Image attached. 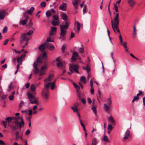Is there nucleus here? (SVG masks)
Wrapping results in <instances>:
<instances>
[{
    "mask_svg": "<svg viewBox=\"0 0 145 145\" xmlns=\"http://www.w3.org/2000/svg\"><path fill=\"white\" fill-rule=\"evenodd\" d=\"M67 6L66 3H64L60 5L59 8L60 10L63 11H65L66 10Z\"/></svg>",
    "mask_w": 145,
    "mask_h": 145,
    "instance_id": "nucleus-9",
    "label": "nucleus"
},
{
    "mask_svg": "<svg viewBox=\"0 0 145 145\" xmlns=\"http://www.w3.org/2000/svg\"><path fill=\"white\" fill-rule=\"evenodd\" d=\"M54 76V75L53 74H50L48 77L46 79L44 80V81L46 82H50L52 79H53Z\"/></svg>",
    "mask_w": 145,
    "mask_h": 145,
    "instance_id": "nucleus-18",
    "label": "nucleus"
},
{
    "mask_svg": "<svg viewBox=\"0 0 145 145\" xmlns=\"http://www.w3.org/2000/svg\"><path fill=\"white\" fill-rule=\"evenodd\" d=\"M34 9L35 8L34 7H32L30 8L28 10L26 11V12L24 13V14H25V15L26 16H28L27 15V14L31 15V14L33 12Z\"/></svg>",
    "mask_w": 145,
    "mask_h": 145,
    "instance_id": "nucleus-16",
    "label": "nucleus"
},
{
    "mask_svg": "<svg viewBox=\"0 0 145 145\" xmlns=\"http://www.w3.org/2000/svg\"><path fill=\"white\" fill-rule=\"evenodd\" d=\"M53 40L51 39L50 37H48L47 38L46 41H45V42H53Z\"/></svg>",
    "mask_w": 145,
    "mask_h": 145,
    "instance_id": "nucleus-53",
    "label": "nucleus"
},
{
    "mask_svg": "<svg viewBox=\"0 0 145 145\" xmlns=\"http://www.w3.org/2000/svg\"><path fill=\"white\" fill-rule=\"evenodd\" d=\"M42 97L44 99L47 100L49 96V92L48 91H42L41 93Z\"/></svg>",
    "mask_w": 145,
    "mask_h": 145,
    "instance_id": "nucleus-6",
    "label": "nucleus"
},
{
    "mask_svg": "<svg viewBox=\"0 0 145 145\" xmlns=\"http://www.w3.org/2000/svg\"><path fill=\"white\" fill-rule=\"evenodd\" d=\"M16 138V139H22V134H20L19 131H17L15 133Z\"/></svg>",
    "mask_w": 145,
    "mask_h": 145,
    "instance_id": "nucleus-11",
    "label": "nucleus"
},
{
    "mask_svg": "<svg viewBox=\"0 0 145 145\" xmlns=\"http://www.w3.org/2000/svg\"><path fill=\"white\" fill-rule=\"evenodd\" d=\"M102 140L105 142H107L108 140V138L107 136L104 135V137L102 139Z\"/></svg>",
    "mask_w": 145,
    "mask_h": 145,
    "instance_id": "nucleus-38",
    "label": "nucleus"
},
{
    "mask_svg": "<svg viewBox=\"0 0 145 145\" xmlns=\"http://www.w3.org/2000/svg\"><path fill=\"white\" fill-rule=\"evenodd\" d=\"M20 120L21 121L20 122L18 121L19 128L20 129L22 127H23L25 125L24 122L23 118Z\"/></svg>",
    "mask_w": 145,
    "mask_h": 145,
    "instance_id": "nucleus-19",
    "label": "nucleus"
},
{
    "mask_svg": "<svg viewBox=\"0 0 145 145\" xmlns=\"http://www.w3.org/2000/svg\"><path fill=\"white\" fill-rule=\"evenodd\" d=\"M130 135V131L129 130H128L125 133V136L123 137V139L124 140H123V141H125L126 140L128 139L129 138Z\"/></svg>",
    "mask_w": 145,
    "mask_h": 145,
    "instance_id": "nucleus-15",
    "label": "nucleus"
},
{
    "mask_svg": "<svg viewBox=\"0 0 145 145\" xmlns=\"http://www.w3.org/2000/svg\"><path fill=\"white\" fill-rule=\"evenodd\" d=\"M66 33V31L62 30H60V36L59 38V39H61V38L64 37Z\"/></svg>",
    "mask_w": 145,
    "mask_h": 145,
    "instance_id": "nucleus-21",
    "label": "nucleus"
},
{
    "mask_svg": "<svg viewBox=\"0 0 145 145\" xmlns=\"http://www.w3.org/2000/svg\"><path fill=\"white\" fill-rule=\"evenodd\" d=\"M42 57L43 58H44V60L46 59L47 58V54L45 52H44L42 56Z\"/></svg>",
    "mask_w": 145,
    "mask_h": 145,
    "instance_id": "nucleus-50",
    "label": "nucleus"
},
{
    "mask_svg": "<svg viewBox=\"0 0 145 145\" xmlns=\"http://www.w3.org/2000/svg\"><path fill=\"white\" fill-rule=\"evenodd\" d=\"M86 7L87 6L86 5H85L84 6L83 9V13L84 14L86 11Z\"/></svg>",
    "mask_w": 145,
    "mask_h": 145,
    "instance_id": "nucleus-63",
    "label": "nucleus"
},
{
    "mask_svg": "<svg viewBox=\"0 0 145 145\" xmlns=\"http://www.w3.org/2000/svg\"><path fill=\"white\" fill-rule=\"evenodd\" d=\"M33 33V31L31 30H29L27 33H24L21 34V37H23V39L26 38H28V36L31 35Z\"/></svg>",
    "mask_w": 145,
    "mask_h": 145,
    "instance_id": "nucleus-5",
    "label": "nucleus"
},
{
    "mask_svg": "<svg viewBox=\"0 0 145 145\" xmlns=\"http://www.w3.org/2000/svg\"><path fill=\"white\" fill-rule=\"evenodd\" d=\"M20 39H21L20 40V42L21 44H22L25 41L26 42H25V45H27L28 44V42L29 40V38H25V39H23V37H20Z\"/></svg>",
    "mask_w": 145,
    "mask_h": 145,
    "instance_id": "nucleus-12",
    "label": "nucleus"
},
{
    "mask_svg": "<svg viewBox=\"0 0 145 145\" xmlns=\"http://www.w3.org/2000/svg\"><path fill=\"white\" fill-rule=\"evenodd\" d=\"M53 18L54 20H58V19H59V18H58V16L57 15H55L54 16Z\"/></svg>",
    "mask_w": 145,
    "mask_h": 145,
    "instance_id": "nucleus-62",
    "label": "nucleus"
},
{
    "mask_svg": "<svg viewBox=\"0 0 145 145\" xmlns=\"http://www.w3.org/2000/svg\"><path fill=\"white\" fill-rule=\"evenodd\" d=\"M71 108L73 110L74 112H76L77 113L78 112V110L76 106L74 107H71Z\"/></svg>",
    "mask_w": 145,
    "mask_h": 145,
    "instance_id": "nucleus-35",
    "label": "nucleus"
},
{
    "mask_svg": "<svg viewBox=\"0 0 145 145\" xmlns=\"http://www.w3.org/2000/svg\"><path fill=\"white\" fill-rule=\"evenodd\" d=\"M22 118L20 116L14 117L13 120H15V121H18L19 120H21Z\"/></svg>",
    "mask_w": 145,
    "mask_h": 145,
    "instance_id": "nucleus-37",
    "label": "nucleus"
},
{
    "mask_svg": "<svg viewBox=\"0 0 145 145\" xmlns=\"http://www.w3.org/2000/svg\"><path fill=\"white\" fill-rule=\"evenodd\" d=\"M110 3L109 5L108 6V12L109 13L110 15V16H111V12L110 11Z\"/></svg>",
    "mask_w": 145,
    "mask_h": 145,
    "instance_id": "nucleus-56",
    "label": "nucleus"
},
{
    "mask_svg": "<svg viewBox=\"0 0 145 145\" xmlns=\"http://www.w3.org/2000/svg\"><path fill=\"white\" fill-rule=\"evenodd\" d=\"M36 94V93L33 92V93L28 92L27 93V95L28 97L29 98V101H31V99L34 97V95Z\"/></svg>",
    "mask_w": 145,
    "mask_h": 145,
    "instance_id": "nucleus-13",
    "label": "nucleus"
},
{
    "mask_svg": "<svg viewBox=\"0 0 145 145\" xmlns=\"http://www.w3.org/2000/svg\"><path fill=\"white\" fill-rule=\"evenodd\" d=\"M39 71V70L37 68H35L33 70V73L35 74H36Z\"/></svg>",
    "mask_w": 145,
    "mask_h": 145,
    "instance_id": "nucleus-46",
    "label": "nucleus"
},
{
    "mask_svg": "<svg viewBox=\"0 0 145 145\" xmlns=\"http://www.w3.org/2000/svg\"><path fill=\"white\" fill-rule=\"evenodd\" d=\"M7 26H5V27L3 29V33H5L7 32Z\"/></svg>",
    "mask_w": 145,
    "mask_h": 145,
    "instance_id": "nucleus-57",
    "label": "nucleus"
},
{
    "mask_svg": "<svg viewBox=\"0 0 145 145\" xmlns=\"http://www.w3.org/2000/svg\"><path fill=\"white\" fill-rule=\"evenodd\" d=\"M42 60L41 57H39L37 59V62L40 63H42Z\"/></svg>",
    "mask_w": 145,
    "mask_h": 145,
    "instance_id": "nucleus-48",
    "label": "nucleus"
},
{
    "mask_svg": "<svg viewBox=\"0 0 145 145\" xmlns=\"http://www.w3.org/2000/svg\"><path fill=\"white\" fill-rule=\"evenodd\" d=\"M127 2L131 7H133L135 5V2L133 0H128Z\"/></svg>",
    "mask_w": 145,
    "mask_h": 145,
    "instance_id": "nucleus-20",
    "label": "nucleus"
},
{
    "mask_svg": "<svg viewBox=\"0 0 145 145\" xmlns=\"http://www.w3.org/2000/svg\"><path fill=\"white\" fill-rule=\"evenodd\" d=\"M83 69L84 70H86L88 72H89L90 71V68L89 66L87 65L86 67H83Z\"/></svg>",
    "mask_w": 145,
    "mask_h": 145,
    "instance_id": "nucleus-34",
    "label": "nucleus"
},
{
    "mask_svg": "<svg viewBox=\"0 0 145 145\" xmlns=\"http://www.w3.org/2000/svg\"><path fill=\"white\" fill-rule=\"evenodd\" d=\"M139 99V98L137 96H135L134 97V98L133 99V100L132 101V102H133L135 101L138 100Z\"/></svg>",
    "mask_w": 145,
    "mask_h": 145,
    "instance_id": "nucleus-51",
    "label": "nucleus"
},
{
    "mask_svg": "<svg viewBox=\"0 0 145 145\" xmlns=\"http://www.w3.org/2000/svg\"><path fill=\"white\" fill-rule=\"evenodd\" d=\"M107 105L110 106L112 104V102L111 100L110 99H107Z\"/></svg>",
    "mask_w": 145,
    "mask_h": 145,
    "instance_id": "nucleus-49",
    "label": "nucleus"
},
{
    "mask_svg": "<svg viewBox=\"0 0 145 145\" xmlns=\"http://www.w3.org/2000/svg\"><path fill=\"white\" fill-rule=\"evenodd\" d=\"M108 122L109 123H115L114 121L112 116H110L108 117Z\"/></svg>",
    "mask_w": 145,
    "mask_h": 145,
    "instance_id": "nucleus-24",
    "label": "nucleus"
},
{
    "mask_svg": "<svg viewBox=\"0 0 145 145\" xmlns=\"http://www.w3.org/2000/svg\"><path fill=\"white\" fill-rule=\"evenodd\" d=\"M78 67L77 65H74L70 66L69 67V69L70 71L72 72H73L72 70H73L76 72L78 73Z\"/></svg>",
    "mask_w": 145,
    "mask_h": 145,
    "instance_id": "nucleus-4",
    "label": "nucleus"
},
{
    "mask_svg": "<svg viewBox=\"0 0 145 145\" xmlns=\"http://www.w3.org/2000/svg\"><path fill=\"white\" fill-rule=\"evenodd\" d=\"M80 81L82 82L84 84H86L87 82V81L86 80V78L84 76H82L81 77L80 79Z\"/></svg>",
    "mask_w": 145,
    "mask_h": 145,
    "instance_id": "nucleus-29",
    "label": "nucleus"
},
{
    "mask_svg": "<svg viewBox=\"0 0 145 145\" xmlns=\"http://www.w3.org/2000/svg\"><path fill=\"white\" fill-rule=\"evenodd\" d=\"M13 118L14 117H8L5 119V120L9 123L13 119Z\"/></svg>",
    "mask_w": 145,
    "mask_h": 145,
    "instance_id": "nucleus-33",
    "label": "nucleus"
},
{
    "mask_svg": "<svg viewBox=\"0 0 145 145\" xmlns=\"http://www.w3.org/2000/svg\"><path fill=\"white\" fill-rule=\"evenodd\" d=\"M23 15L25 18V20H22L21 21V23L23 25H24L25 24L26 22H27L28 19L29 18V16H28L25 15V14H23Z\"/></svg>",
    "mask_w": 145,
    "mask_h": 145,
    "instance_id": "nucleus-10",
    "label": "nucleus"
},
{
    "mask_svg": "<svg viewBox=\"0 0 145 145\" xmlns=\"http://www.w3.org/2000/svg\"><path fill=\"white\" fill-rule=\"evenodd\" d=\"M47 44H46L47 48L48 49L52 51L54 49L55 47L53 45L49 44L48 42H47Z\"/></svg>",
    "mask_w": 145,
    "mask_h": 145,
    "instance_id": "nucleus-17",
    "label": "nucleus"
},
{
    "mask_svg": "<svg viewBox=\"0 0 145 145\" xmlns=\"http://www.w3.org/2000/svg\"><path fill=\"white\" fill-rule=\"evenodd\" d=\"M73 84L74 85V87L77 90H79L80 89V87L79 86L77 85L75 83H73Z\"/></svg>",
    "mask_w": 145,
    "mask_h": 145,
    "instance_id": "nucleus-45",
    "label": "nucleus"
},
{
    "mask_svg": "<svg viewBox=\"0 0 145 145\" xmlns=\"http://www.w3.org/2000/svg\"><path fill=\"white\" fill-rule=\"evenodd\" d=\"M97 139L96 138H94L92 140L91 145H97Z\"/></svg>",
    "mask_w": 145,
    "mask_h": 145,
    "instance_id": "nucleus-28",
    "label": "nucleus"
},
{
    "mask_svg": "<svg viewBox=\"0 0 145 145\" xmlns=\"http://www.w3.org/2000/svg\"><path fill=\"white\" fill-rule=\"evenodd\" d=\"M52 14L50 11H48L46 12V16L48 17H50L51 15Z\"/></svg>",
    "mask_w": 145,
    "mask_h": 145,
    "instance_id": "nucleus-39",
    "label": "nucleus"
},
{
    "mask_svg": "<svg viewBox=\"0 0 145 145\" xmlns=\"http://www.w3.org/2000/svg\"><path fill=\"white\" fill-rule=\"evenodd\" d=\"M40 5L42 7H45L46 6V4L45 2L43 1L40 3Z\"/></svg>",
    "mask_w": 145,
    "mask_h": 145,
    "instance_id": "nucleus-41",
    "label": "nucleus"
},
{
    "mask_svg": "<svg viewBox=\"0 0 145 145\" xmlns=\"http://www.w3.org/2000/svg\"><path fill=\"white\" fill-rule=\"evenodd\" d=\"M4 13L5 11L4 10H0V20H2L4 18L5 16Z\"/></svg>",
    "mask_w": 145,
    "mask_h": 145,
    "instance_id": "nucleus-23",
    "label": "nucleus"
},
{
    "mask_svg": "<svg viewBox=\"0 0 145 145\" xmlns=\"http://www.w3.org/2000/svg\"><path fill=\"white\" fill-rule=\"evenodd\" d=\"M91 109L93 110L95 115H97V112L96 108L95 106H93L91 108Z\"/></svg>",
    "mask_w": 145,
    "mask_h": 145,
    "instance_id": "nucleus-36",
    "label": "nucleus"
},
{
    "mask_svg": "<svg viewBox=\"0 0 145 145\" xmlns=\"http://www.w3.org/2000/svg\"><path fill=\"white\" fill-rule=\"evenodd\" d=\"M62 18L64 20H66L67 19V16L65 13H63L61 15Z\"/></svg>",
    "mask_w": 145,
    "mask_h": 145,
    "instance_id": "nucleus-30",
    "label": "nucleus"
},
{
    "mask_svg": "<svg viewBox=\"0 0 145 145\" xmlns=\"http://www.w3.org/2000/svg\"><path fill=\"white\" fill-rule=\"evenodd\" d=\"M66 48V46L65 45H63L61 48L62 51L63 52H64Z\"/></svg>",
    "mask_w": 145,
    "mask_h": 145,
    "instance_id": "nucleus-60",
    "label": "nucleus"
},
{
    "mask_svg": "<svg viewBox=\"0 0 145 145\" xmlns=\"http://www.w3.org/2000/svg\"><path fill=\"white\" fill-rule=\"evenodd\" d=\"M119 14L118 13L116 14V16L114 18V20L112 18H111V24L112 28L115 33H120V30L119 29Z\"/></svg>",
    "mask_w": 145,
    "mask_h": 145,
    "instance_id": "nucleus-1",
    "label": "nucleus"
},
{
    "mask_svg": "<svg viewBox=\"0 0 145 145\" xmlns=\"http://www.w3.org/2000/svg\"><path fill=\"white\" fill-rule=\"evenodd\" d=\"M72 3L74 6H76L78 5V2L75 0V1H74V2L72 1Z\"/></svg>",
    "mask_w": 145,
    "mask_h": 145,
    "instance_id": "nucleus-61",
    "label": "nucleus"
},
{
    "mask_svg": "<svg viewBox=\"0 0 145 145\" xmlns=\"http://www.w3.org/2000/svg\"><path fill=\"white\" fill-rule=\"evenodd\" d=\"M26 120L29 122L30 121L31 117L30 116H27L25 117Z\"/></svg>",
    "mask_w": 145,
    "mask_h": 145,
    "instance_id": "nucleus-52",
    "label": "nucleus"
},
{
    "mask_svg": "<svg viewBox=\"0 0 145 145\" xmlns=\"http://www.w3.org/2000/svg\"><path fill=\"white\" fill-rule=\"evenodd\" d=\"M77 31H76V33H78L79 32L80 27L82 25L81 24H80L78 22H77Z\"/></svg>",
    "mask_w": 145,
    "mask_h": 145,
    "instance_id": "nucleus-26",
    "label": "nucleus"
},
{
    "mask_svg": "<svg viewBox=\"0 0 145 145\" xmlns=\"http://www.w3.org/2000/svg\"><path fill=\"white\" fill-rule=\"evenodd\" d=\"M16 82L14 81L10 83L9 86V88L10 90L13 89L14 88V85L16 84Z\"/></svg>",
    "mask_w": 145,
    "mask_h": 145,
    "instance_id": "nucleus-25",
    "label": "nucleus"
},
{
    "mask_svg": "<svg viewBox=\"0 0 145 145\" xmlns=\"http://www.w3.org/2000/svg\"><path fill=\"white\" fill-rule=\"evenodd\" d=\"M31 91H35L36 89L35 86L33 84L31 85L30 87Z\"/></svg>",
    "mask_w": 145,
    "mask_h": 145,
    "instance_id": "nucleus-40",
    "label": "nucleus"
},
{
    "mask_svg": "<svg viewBox=\"0 0 145 145\" xmlns=\"http://www.w3.org/2000/svg\"><path fill=\"white\" fill-rule=\"evenodd\" d=\"M47 67L46 66H42L41 67V69H40V70L41 71H43L44 70V69H45Z\"/></svg>",
    "mask_w": 145,
    "mask_h": 145,
    "instance_id": "nucleus-64",
    "label": "nucleus"
},
{
    "mask_svg": "<svg viewBox=\"0 0 145 145\" xmlns=\"http://www.w3.org/2000/svg\"><path fill=\"white\" fill-rule=\"evenodd\" d=\"M57 66L58 67H61L63 66V64L62 62H59L57 64Z\"/></svg>",
    "mask_w": 145,
    "mask_h": 145,
    "instance_id": "nucleus-43",
    "label": "nucleus"
},
{
    "mask_svg": "<svg viewBox=\"0 0 145 145\" xmlns=\"http://www.w3.org/2000/svg\"><path fill=\"white\" fill-rule=\"evenodd\" d=\"M70 24V22L68 21H66L65 22H63L62 25H60L59 26L60 28V30H62L66 31L65 30L67 29Z\"/></svg>",
    "mask_w": 145,
    "mask_h": 145,
    "instance_id": "nucleus-3",
    "label": "nucleus"
},
{
    "mask_svg": "<svg viewBox=\"0 0 145 145\" xmlns=\"http://www.w3.org/2000/svg\"><path fill=\"white\" fill-rule=\"evenodd\" d=\"M130 55L133 58L136 59L138 61L139 60L137 58L135 57L133 54H132L131 53L130 54Z\"/></svg>",
    "mask_w": 145,
    "mask_h": 145,
    "instance_id": "nucleus-59",
    "label": "nucleus"
},
{
    "mask_svg": "<svg viewBox=\"0 0 145 145\" xmlns=\"http://www.w3.org/2000/svg\"><path fill=\"white\" fill-rule=\"evenodd\" d=\"M133 31L132 34L133 37V38H135L137 36L136 26L134 25L133 26Z\"/></svg>",
    "mask_w": 145,
    "mask_h": 145,
    "instance_id": "nucleus-22",
    "label": "nucleus"
},
{
    "mask_svg": "<svg viewBox=\"0 0 145 145\" xmlns=\"http://www.w3.org/2000/svg\"><path fill=\"white\" fill-rule=\"evenodd\" d=\"M7 97V95H4L1 96V99L2 100H4Z\"/></svg>",
    "mask_w": 145,
    "mask_h": 145,
    "instance_id": "nucleus-54",
    "label": "nucleus"
},
{
    "mask_svg": "<svg viewBox=\"0 0 145 145\" xmlns=\"http://www.w3.org/2000/svg\"><path fill=\"white\" fill-rule=\"evenodd\" d=\"M25 56V54H23L21 55L20 57H18L17 58L18 63L21 64L22 62V58H24Z\"/></svg>",
    "mask_w": 145,
    "mask_h": 145,
    "instance_id": "nucleus-14",
    "label": "nucleus"
},
{
    "mask_svg": "<svg viewBox=\"0 0 145 145\" xmlns=\"http://www.w3.org/2000/svg\"><path fill=\"white\" fill-rule=\"evenodd\" d=\"M55 83L54 82H53L52 83V84L51 85V90H53L55 88Z\"/></svg>",
    "mask_w": 145,
    "mask_h": 145,
    "instance_id": "nucleus-42",
    "label": "nucleus"
},
{
    "mask_svg": "<svg viewBox=\"0 0 145 145\" xmlns=\"http://www.w3.org/2000/svg\"><path fill=\"white\" fill-rule=\"evenodd\" d=\"M52 24L54 26H56L58 25V23L54 20H52Z\"/></svg>",
    "mask_w": 145,
    "mask_h": 145,
    "instance_id": "nucleus-47",
    "label": "nucleus"
},
{
    "mask_svg": "<svg viewBox=\"0 0 145 145\" xmlns=\"http://www.w3.org/2000/svg\"><path fill=\"white\" fill-rule=\"evenodd\" d=\"M77 96L79 99L82 97H84V94L82 93L80 91H78L77 93Z\"/></svg>",
    "mask_w": 145,
    "mask_h": 145,
    "instance_id": "nucleus-32",
    "label": "nucleus"
},
{
    "mask_svg": "<svg viewBox=\"0 0 145 145\" xmlns=\"http://www.w3.org/2000/svg\"><path fill=\"white\" fill-rule=\"evenodd\" d=\"M52 84V83L49 82L46 85L45 88L46 89H48V88Z\"/></svg>",
    "mask_w": 145,
    "mask_h": 145,
    "instance_id": "nucleus-44",
    "label": "nucleus"
},
{
    "mask_svg": "<svg viewBox=\"0 0 145 145\" xmlns=\"http://www.w3.org/2000/svg\"><path fill=\"white\" fill-rule=\"evenodd\" d=\"M104 107L105 111L108 113H109L110 109L111 108V106L105 103L104 104Z\"/></svg>",
    "mask_w": 145,
    "mask_h": 145,
    "instance_id": "nucleus-8",
    "label": "nucleus"
},
{
    "mask_svg": "<svg viewBox=\"0 0 145 145\" xmlns=\"http://www.w3.org/2000/svg\"><path fill=\"white\" fill-rule=\"evenodd\" d=\"M9 126L12 130L11 132L12 133H14L15 131L19 128L18 123L17 121L13 122L12 124L9 125Z\"/></svg>",
    "mask_w": 145,
    "mask_h": 145,
    "instance_id": "nucleus-2",
    "label": "nucleus"
},
{
    "mask_svg": "<svg viewBox=\"0 0 145 145\" xmlns=\"http://www.w3.org/2000/svg\"><path fill=\"white\" fill-rule=\"evenodd\" d=\"M108 128L109 130H110L112 129L113 127L111 124H109L108 125Z\"/></svg>",
    "mask_w": 145,
    "mask_h": 145,
    "instance_id": "nucleus-55",
    "label": "nucleus"
},
{
    "mask_svg": "<svg viewBox=\"0 0 145 145\" xmlns=\"http://www.w3.org/2000/svg\"><path fill=\"white\" fill-rule=\"evenodd\" d=\"M110 54H111V57H112V59H113V62L114 63V69L113 70V72H112V74H113L115 70V68L116 67V64L115 63V61L114 60V58H113V53L112 52H111L110 53Z\"/></svg>",
    "mask_w": 145,
    "mask_h": 145,
    "instance_id": "nucleus-27",
    "label": "nucleus"
},
{
    "mask_svg": "<svg viewBox=\"0 0 145 145\" xmlns=\"http://www.w3.org/2000/svg\"><path fill=\"white\" fill-rule=\"evenodd\" d=\"M47 42H44L43 44L40 45L39 48V50L43 51L44 50L46 47V44H47Z\"/></svg>",
    "mask_w": 145,
    "mask_h": 145,
    "instance_id": "nucleus-7",
    "label": "nucleus"
},
{
    "mask_svg": "<svg viewBox=\"0 0 145 145\" xmlns=\"http://www.w3.org/2000/svg\"><path fill=\"white\" fill-rule=\"evenodd\" d=\"M51 31L54 32H56V28L55 27H52V29Z\"/></svg>",
    "mask_w": 145,
    "mask_h": 145,
    "instance_id": "nucleus-58",
    "label": "nucleus"
},
{
    "mask_svg": "<svg viewBox=\"0 0 145 145\" xmlns=\"http://www.w3.org/2000/svg\"><path fill=\"white\" fill-rule=\"evenodd\" d=\"M93 79H91L90 81V85L91 88L90 91H94V89L93 86Z\"/></svg>",
    "mask_w": 145,
    "mask_h": 145,
    "instance_id": "nucleus-31",
    "label": "nucleus"
}]
</instances>
